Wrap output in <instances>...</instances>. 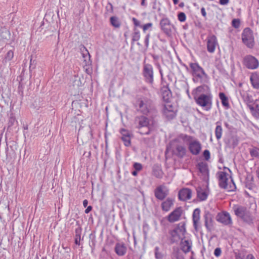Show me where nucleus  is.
<instances>
[{
    "label": "nucleus",
    "mask_w": 259,
    "mask_h": 259,
    "mask_svg": "<svg viewBox=\"0 0 259 259\" xmlns=\"http://www.w3.org/2000/svg\"><path fill=\"white\" fill-rule=\"evenodd\" d=\"M149 38H150V34H147V35L146 36V37H145V46L147 48L149 46Z\"/></svg>",
    "instance_id": "864d4df0"
},
{
    "label": "nucleus",
    "mask_w": 259,
    "mask_h": 259,
    "mask_svg": "<svg viewBox=\"0 0 259 259\" xmlns=\"http://www.w3.org/2000/svg\"><path fill=\"white\" fill-rule=\"evenodd\" d=\"M152 26H153V24L152 23H147V24L144 25L142 27L143 31L145 32H146V31L147 30L151 28L152 27Z\"/></svg>",
    "instance_id": "49530a36"
},
{
    "label": "nucleus",
    "mask_w": 259,
    "mask_h": 259,
    "mask_svg": "<svg viewBox=\"0 0 259 259\" xmlns=\"http://www.w3.org/2000/svg\"><path fill=\"white\" fill-rule=\"evenodd\" d=\"M186 15L183 12H181L178 14V19L180 22H184L186 20Z\"/></svg>",
    "instance_id": "a18cd8bd"
},
{
    "label": "nucleus",
    "mask_w": 259,
    "mask_h": 259,
    "mask_svg": "<svg viewBox=\"0 0 259 259\" xmlns=\"http://www.w3.org/2000/svg\"><path fill=\"white\" fill-rule=\"evenodd\" d=\"M92 209V207L91 206H89L85 210V213H88L90 211H91Z\"/></svg>",
    "instance_id": "13d9d810"
},
{
    "label": "nucleus",
    "mask_w": 259,
    "mask_h": 259,
    "mask_svg": "<svg viewBox=\"0 0 259 259\" xmlns=\"http://www.w3.org/2000/svg\"><path fill=\"white\" fill-rule=\"evenodd\" d=\"M197 196L201 200H205L207 196L206 192L202 190L197 191Z\"/></svg>",
    "instance_id": "58836bf2"
},
{
    "label": "nucleus",
    "mask_w": 259,
    "mask_h": 259,
    "mask_svg": "<svg viewBox=\"0 0 259 259\" xmlns=\"http://www.w3.org/2000/svg\"><path fill=\"white\" fill-rule=\"evenodd\" d=\"M115 251L118 255H123L126 251V247L123 243H117L115 247Z\"/></svg>",
    "instance_id": "bb28decb"
},
{
    "label": "nucleus",
    "mask_w": 259,
    "mask_h": 259,
    "mask_svg": "<svg viewBox=\"0 0 259 259\" xmlns=\"http://www.w3.org/2000/svg\"><path fill=\"white\" fill-rule=\"evenodd\" d=\"M134 167L136 169V170L140 171L142 169V166L140 163H135L134 164Z\"/></svg>",
    "instance_id": "09e8293b"
},
{
    "label": "nucleus",
    "mask_w": 259,
    "mask_h": 259,
    "mask_svg": "<svg viewBox=\"0 0 259 259\" xmlns=\"http://www.w3.org/2000/svg\"><path fill=\"white\" fill-rule=\"evenodd\" d=\"M14 56V53L12 51H9L7 53L6 58L8 60H11Z\"/></svg>",
    "instance_id": "de8ad7c7"
},
{
    "label": "nucleus",
    "mask_w": 259,
    "mask_h": 259,
    "mask_svg": "<svg viewBox=\"0 0 259 259\" xmlns=\"http://www.w3.org/2000/svg\"><path fill=\"white\" fill-rule=\"evenodd\" d=\"M182 138L188 142V149L193 155H197L200 153L202 146L198 140L194 139L192 136L187 135L182 136Z\"/></svg>",
    "instance_id": "39448f33"
},
{
    "label": "nucleus",
    "mask_w": 259,
    "mask_h": 259,
    "mask_svg": "<svg viewBox=\"0 0 259 259\" xmlns=\"http://www.w3.org/2000/svg\"><path fill=\"white\" fill-rule=\"evenodd\" d=\"M201 12L203 16L206 17V13L205 12V10L204 8H202L201 9Z\"/></svg>",
    "instance_id": "6e6d98bb"
},
{
    "label": "nucleus",
    "mask_w": 259,
    "mask_h": 259,
    "mask_svg": "<svg viewBox=\"0 0 259 259\" xmlns=\"http://www.w3.org/2000/svg\"><path fill=\"white\" fill-rule=\"evenodd\" d=\"M240 24V20L238 19H234L232 21V25L235 28L239 27Z\"/></svg>",
    "instance_id": "79ce46f5"
},
{
    "label": "nucleus",
    "mask_w": 259,
    "mask_h": 259,
    "mask_svg": "<svg viewBox=\"0 0 259 259\" xmlns=\"http://www.w3.org/2000/svg\"><path fill=\"white\" fill-rule=\"evenodd\" d=\"M218 46L217 37L214 35H211L207 38V50L209 53L214 52L216 47Z\"/></svg>",
    "instance_id": "dca6fc26"
},
{
    "label": "nucleus",
    "mask_w": 259,
    "mask_h": 259,
    "mask_svg": "<svg viewBox=\"0 0 259 259\" xmlns=\"http://www.w3.org/2000/svg\"><path fill=\"white\" fill-rule=\"evenodd\" d=\"M110 22L111 24L116 28H118L120 26V22L118 18L116 17H111L110 18Z\"/></svg>",
    "instance_id": "4c0bfd02"
},
{
    "label": "nucleus",
    "mask_w": 259,
    "mask_h": 259,
    "mask_svg": "<svg viewBox=\"0 0 259 259\" xmlns=\"http://www.w3.org/2000/svg\"><path fill=\"white\" fill-rule=\"evenodd\" d=\"M132 21H133L134 24L135 26H137H137H139V27L141 26L140 22L139 20H138L136 18H133Z\"/></svg>",
    "instance_id": "603ef678"
},
{
    "label": "nucleus",
    "mask_w": 259,
    "mask_h": 259,
    "mask_svg": "<svg viewBox=\"0 0 259 259\" xmlns=\"http://www.w3.org/2000/svg\"><path fill=\"white\" fill-rule=\"evenodd\" d=\"M174 202V199L171 198H167L166 200L163 201L161 204V207L162 210L164 211H169L170 208L173 206Z\"/></svg>",
    "instance_id": "b1692460"
},
{
    "label": "nucleus",
    "mask_w": 259,
    "mask_h": 259,
    "mask_svg": "<svg viewBox=\"0 0 259 259\" xmlns=\"http://www.w3.org/2000/svg\"><path fill=\"white\" fill-rule=\"evenodd\" d=\"M249 108L253 116L259 118V99L255 100L253 104V106L249 105Z\"/></svg>",
    "instance_id": "393cba45"
},
{
    "label": "nucleus",
    "mask_w": 259,
    "mask_h": 259,
    "mask_svg": "<svg viewBox=\"0 0 259 259\" xmlns=\"http://www.w3.org/2000/svg\"><path fill=\"white\" fill-rule=\"evenodd\" d=\"M193 225L196 230H198V225L200 222V210L198 208L195 209L193 213Z\"/></svg>",
    "instance_id": "a878e982"
},
{
    "label": "nucleus",
    "mask_w": 259,
    "mask_h": 259,
    "mask_svg": "<svg viewBox=\"0 0 259 259\" xmlns=\"http://www.w3.org/2000/svg\"><path fill=\"white\" fill-rule=\"evenodd\" d=\"M249 79L252 88L256 90L259 89V73L257 72H252Z\"/></svg>",
    "instance_id": "aec40b11"
},
{
    "label": "nucleus",
    "mask_w": 259,
    "mask_h": 259,
    "mask_svg": "<svg viewBox=\"0 0 259 259\" xmlns=\"http://www.w3.org/2000/svg\"><path fill=\"white\" fill-rule=\"evenodd\" d=\"M83 49L85 52H82V57L84 58V61L85 62V63L89 64L91 63L90 54L85 48H84Z\"/></svg>",
    "instance_id": "f704fd0d"
},
{
    "label": "nucleus",
    "mask_w": 259,
    "mask_h": 259,
    "mask_svg": "<svg viewBox=\"0 0 259 259\" xmlns=\"http://www.w3.org/2000/svg\"><path fill=\"white\" fill-rule=\"evenodd\" d=\"M132 175L134 176H136L137 175V170H134L132 172Z\"/></svg>",
    "instance_id": "0e129e2a"
},
{
    "label": "nucleus",
    "mask_w": 259,
    "mask_h": 259,
    "mask_svg": "<svg viewBox=\"0 0 259 259\" xmlns=\"http://www.w3.org/2000/svg\"><path fill=\"white\" fill-rule=\"evenodd\" d=\"M161 93L162 98L166 103L169 102L171 97V93L167 86H163L161 89Z\"/></svg>",
    "instance_id": "4be33fe9"
},
{
    "label": "nucleus",
    "mask_w": 259,
    "mask_h": 259,
    "mask_svg": "<svg viewBox=\"0 0 259 259\" xmlns=\"http://www.w3.org/2000/svg\"><path fill=\"white\" fill-rule=\"evenodd\" d=\"M74 82H77V83H76V85H77V86H78V85H79V83H79V80H76H76H75V81H74Z\"/></svg>",
    "instance_id": "774afa93"
},
{
    "label": "nucleus",
    "mask_w": 259,
    "mask_h": 259,
    "mask_svg": "<svg viewBox=\"0 0 259 259\" xmlns=\"http://www.w3.org/2000/svg\"><path fill=\"white\" fill-rule=\"evenodd\" d=\"M190 67L192 75L200 78L201 83H205L208 82V75L205 73L203 69L197 63H191Z\"/></svg>",
    "instance_id": "0eeeda50"
},
{
    "label": "nucleus",
    "mask_w": 259,
    "mask_h": 259,
    "mask_svg": "<svg viewBox=\"0 0 259 259\" xmlns=\"http://www.w3.org/2000/svg\"><path fill=\"white\" fill-rule=\"evenodd\" d=\"M140 38V31L137 29L134 28V32L132 35V40L133 41H136Z\"/></svg>",
    "instance_id": "e433bc0d"
},
{
    "label": "nucleus",
    "mask_w": 259,
    "mask_h": 259,
    "mask_svg": "<svg viewBox=\"0 0 259 259\" xmlns=\"http://www.w3.org/2000/svg\"><path fill=\"white\" fill-rule=\"evenodd\" d=\"M245 259H255V258L252 254H249L246 256Z\"/></svg>",
    "instance_id": "4d7b16f0"
},
{
    "label": "nucleus",
    "mask_w": 259,
    "mask_h": 259,
    "mask_svg": "<svg viewBox=\"0 0 259 259\" xmlns=\"http://www.w3.org/2000/svg\"><path fill=\"white\" fill-rule=\"evenodd\" d=\"M88 204V201L87 199H85L83 201V205L84 207H86Z\"/></svg>",
    "instance_id": "bf43d9fd"
},
{
    "label": "nucleus",
    "mask_w": 259,
    "mask_h": 259,
    "mask_svg": "<svg viewBox=\"0 0 259 259\" xmlns=\"http://www.w3.org/2000/svg\"><path fill=\"white\" fill-rule=\"evenodd\" d=\"M186 229L184 224H179L177 227L170 232V239L172 243L178 242L185 237Z\"/></svg>",
    "instance_id": "6e6552de"
},
{
    "label": "nucleus",
    "mask_w": 259,
    "mask_h": 259,
    "mask_svg": "<svg viewBox=\"0 0 259 259\" xmlns=\"http://www.w3.org/2000/svg\"><path fill=\"white\" fill-rule=\"evenodd\" d=\"M219 97L221 100L222 105L226 107H228L229 105L228 99L225 94L224 93H220L219 94Z\"/></svg>",
    "instance_id": "7c9ffc66"
},
{
    "label": "nucleus",
    "mask_w": 259,
    "mask_h": 259,
    "mask_svg": "<svg viewBox=\"0 0 259 259\" xmlns=\"http://www.w3.org/2000/svg\"><path fill=\"white\" fill-rule=\"evenodd\" d=\"M184 6V3L183 2H182L180 4H179V7L182 8Z\"/></svg>",
    "instance_id": "69168bd1"
},
{
    "label": "nucleus",
    "mask_w": 259,
    "mask_h": 259,
    "mask_svg": "<svg viewBox=\"0 0 259 259\" xmlns=\"http://www.w3.org/2000/svg\"><path fill=\"white\" fill-rule=\"evenodd\" d=\"M198 169L201 173L204 176H207L208 173L207 166L205 163H200L198 164Z\"/></svg>",
    "instance_id": "c756f323"
},
{
    "label": "nucleus",
    "mask_w": 259,
    "mask_h": 259,
    "mask_svg": "<svg viewBox=\"0 0 259 259\" xmlns=\"http://www.w3.org/2000/svg\"><path fill=\"white\" fill-rule=\"evenodd\" d=\"M194 99L196 103L202 107L204 108L206 110H208L211 108L212 102L211 96L210 95L202 94L198 97L195 95Z\"/></svg>",
    "instance_id": "1a4fd4ad"
},
{
    "label": "nucleus",
    "mask_w": 259,
    "mask_h": 259,
    "mask_svg": "<svg viewBox=\"0 0 259 259\" xmlns=\"http://www.w3.org/2000/svg\"><path fill=\"white\" fill-rule=\"evenodd\" d=\"M233 209L235 215L240 218L244 223L249 225L253 224V218L250 211L246 207L235 205Z\"/></svg>",
    "instance_id": "7ed1b4c3"
},
{
    "label": "nucleus",
    "mask_w": 259,
    "mask_h": 259,
    "mask_svg": "<svg viewBox=\"0 0 259 259\" xmlns=\"http://www.w3.org/2000/svg\"><path fill=\"white\" fill-rule=\"evenodd\" d=\"M236 259H243L242 256L240 254H237L235 256Z\"/></svg>",
    "instance_id": "052dcab7"
},
{
    "label": "nucleus",
    "mask_w": 259,
    "mask_h": 259,
    "mask_svg": "<svg viewBox=\"0 0 259 259\" xmlns=\"http://www.w3.org/2000/svg\"><path fill=\"white\" fill-rule=\"evenodd\" d=\"M136 127L141 134L148 135L154 128L155 122L153 119H149L145 116H137L135 119Z\"/></svg>",
    "instance_id": "f257e3e1"
},
{
    "label": "nucleus",
    "mask_w": 259,
    "mask_h": 259,
    "mask_svg": "<svg viewBox=\"0 0 259 259\" xmlns=\"http://www.w3.org/2000/svg\"><path fill=\"white\" fill-rule=\"evenodd\" d=\"M80 230H76L75 233V242L76 244L79 245L80 241Z\"/></svg>",
    "instance_id": "ea45409f"
},
{
    "label": "nucleus",
    "mask_w": 259,
    "mask_h": 259,
    "mask_svg": "<svg viewBox=\"0 0 259 259\" xmlns=\"http://www.w3.org/2000/svg\"><path fill=\"white\" fill-rule=\"evenodd\" d=\"M249 153L253 158L259 157V149L255 147L249 149Z\"/></svg>",
    "instance_id": "72a5a7b5"
},
{
    "label": "nucleus",
    "mask_w": 259,
    "mask_h": 259,
    "mask_svg": "<svg viewBox=\"0 0 259 259\" xmlns=\"http://www.w3.org/2000/svg\"><path fill=\"white\" fill-rule=\"evenodd\" d=\"M205 226L208 231H211L213 227L212 215L208 211L205 212L204 215Z\"/></svg>",
    "instance_id": "f3484780"
},
{
    "label": "nucleus",
    "mask_w": 259,
    "mask_h": 259,
    "mask_svg": "<svg viewBox=\"0 0 259 259\" xmlns=\"http://www.w3.org/2000/svg\"><path fill=\"white\" fill-rule=\"evenodd\" d=\"M15 121V119L13 117H11L10 119V122L11 123V125H13L14 122Z\"/></svg>",
    "instance_id": "680f3d73"
},
{
    "label": "nucleus",
    "mask_w": 259,
    "mask_h": 259,
    "mask_svg": "<svg viewBox=\"0 0 259 259\" xmlns=\"http://www.w3.org/2000/svg\"><path fill=\"white\" fill-rule=\"evenodd\" d=\"M229 2V0H220V3L221 5H227Z\"/></svg>",
    "instance_id": "5fc2aeb1"
},
{
    "label": "nucleus",
    "mask_w": 259,
    "mask_h": 259,
    "mask_svg": "<svg viewBox=\"0 0 259 259\" xmlns=\"http://www.w3.org/2000/svg\"><path fill=\"white\" fill-rule=\"evenodd\" d=\"M253 178L251 177L250 179L247 178L245 182V186L249 190H252L255 188V185L253 183Z\"/></svg>",
    "instance_id": "c9c22d12"
},
{
    "label": "nucleus",
    "mask_w": 259,
    "mask_h": 259,
    "mask_svg": "<svg viewBox=\"0 0 259 259\" xmlns=\"http://www.w3.org/2000/svg\"><path fill=\"white\" fill-rule=\"evenodd\" d=\"M243 64L248 69L254 70L259 67V61L255 57L248 55L243 58Z\"/></svg>",
    "instance_id": "9b49d317"
},
{
    "label": "nucleus",
    "mask_w": 259,
    "mask_h": 259,
    "mask_svg": "<svg viewBox=\"0 0 259 259\" xmlns=\"http://www.w3.org/2000/svg\"><path fill=\"white\" fill-rule=\"evenodd\" d=\"M216 220L225 226H231L232 224L231 217L227 211L219 213L216 217Z\"/></svg>",
    "instance_id": "ddd939ff"
},
{
    "label": "nucleus",
    "mask_w": 259,
    "mask_h": 259,
    "mask_svg": "<svg viewBox=\"0 0 259 259\" xmlns=\"http://www.w3.org/2000/svg\"><path fill=\"white\" fill-rule=\"evenodd\" d=\"M182 213V210L180 207L177 208L172 211L168 216V221L170 223L179 220Z\"/></svg>",
    "instance_id": "a211bd4d"
},
{
    "label": "nucleus",
    "mask_w": 259,
    "mask_h": 259,
    "mask_svg": "<svg viewBox=\"0 0 259 259\" xmlns=\"http://www.w3.org/2000/svg\"><path fill=\"white\" fill-rule=\"evenodd\" d=\"M120 133L121 137L131 136L130 132L124 128H122L120 130Z\"/></svg>",
    "instance_id": "c03bdc74"
},
{
    "label": "nucleus",
    "mask_w": 259,
    "mask_h": 259,
    "mask_svg": "<svg viewBox=\"0 0 259 259\" xmlns=\"http://www.w3.org/2000/svg\"><path fill=\"white\" fill-rule=\"evenodd\" d=\"M138 110L143 114H148L153 109L152 101L146 97L140 98L137 101Z\"/></svg>",
    "instance_id": "423d86ee"
},
{
    "label": "nucleus",
    "mask_w": 259,
    "mask_h": 259,
    "mask_svg": "<svg viewBox=\"0 0 259 259\" xmlns=\"http://www.w3.org/2000/svg\"><path fill=\"white\" fill-rule=\"evenodd\" d=\"M219 186L229 192L234 191L236 188V185L231 178V177L228 174L224 171H220L218 173Z\"/></svg>",
    "instance_id": "f03ea898"
},
{
    "label": "nucleus",
    "mask_w": 259,
    "mask_h": 259,
    "mask_svg": "<svg viewBox=\"0 0 259 259\" xmlns=\"http://www.w3.org/2000/svg\"><path fill=\"white\" fill-rule=\"evenodd\" d=\"M121 139L124 142V144L126 146L131 145V136L121 137Z\"/></svg>",
    "instance_id": "a19ab883"
},
{
    "label": "nucleus",
    "mask_w": 259,
    "mask_h": 259,
    "mask_svg": "<svg viewBox=\"0 0 259 259\" xmlns=\"http://www.w3.org/2000/svg\"><path fill=\"white\" fill-rule=\"evenodd\" d=\"M222 253V250L220 248H217L215 249L214 251V254L217 256L219 257L221 255Z\"/></svg>",
    "instance_id": "8fccbe9b"
},
{
    "label": "nucleus",
    "mask_w": 259,
    "mask_h": 259,
    "mask_svg": "<svg viewBox=\"0 0 259 259\" xmlns=\"http://www.w3.org/2000/svg\"><path fill=\"white\" fill-rule=\"evenodd\" d=\"M141 1H142L141 3V6H146V4L145 3L146 0H141Z\"/></svg>",
    "instance_id": "e2e57ef3"
},
{
    "label": "nucleus",
    "mask_w": 259,
    "mask_h": 259,
    "mask_svg": "<svg viewBox=\"0 0 259 259\" xmlns=\"http://www.w3.org/2000/svg\"><path fill=\"white\" fill-rule=\"evenodd\" d=\"M162 112L168 119H172L176 116L175 108L169 102L164 104Z\"/></svg>",
    "instance_id": "2eb2a0df"
},
{
    "label": "nucleus",
    "mask_w": 259,
    "mask_h": 259,
    "mask_svg": "<svg viewBox=\"0 0 259 259\" xmlns=\"http://www.w3.org/2000/svg\"><path fill=\"white\" fill-rule=\"evenodd\" d=\"M153 174L155 177L160 179L162 177L163 173L160 167L156 166L153 168Z\"/></svg>",
    "instance_id": "2f4dec72"
},
{
    "label": "nucleus",
    "mask_w": 259,
    "mask_h": 259,
    "mask_svg": "<svg viewBox=\"0 0 259 259\" xmlns=\"http://www.w3.org/2000/svg\"><path fill=\"white\" fill-rule=\"evenodd\" d=\"M167 149L171 151L173 154L179 157H183L186 152V148L179 139L172 140L167 147Z\"/></svg>",
    "instance_id": "20e7f679"
},
{
    "label": "nucleus",
    "mask_w": 259,
    "mask_h": 259,
    "mask_svg": "<svg viewBox=\"0 0 259 259\" xmlns=\"http://www.w3.org/2000/svg\"><path fill=\"white\" fill-rule=\"evenodd\" d=\"M173 1V2H174V4L175 5H177L178 2H179V1L178 0H172Z\"/></svg>",
    "instance_id": "338daca9"
},
{
    "label": "nucleus",
    "mask_w": 259,
    "mask_h": 259,
    "mask_svg": "<svg viewBox=\"0 0 259 259\" xmlns=\"http://www.w3.org/2000/svg\"><path fill=\"white\" fill-rule=\"evenodd\" d=\"M243 42L249 48L254 46V37L252 30L249 28H246L242 33Z\"/></svg>",
    "instance_id": "9d476101"
},
{
    "label": "nucleus",
    "mask_w": 259,
    "mask_h": 259,
    "mask_svg": "<svg viewBox=\"0 0 259 259\" xmlns=\"http://www.w3.org/2000/svg\"><path fill=\"white\" fill-rule=\"evenodd\" d=\"M169 190L164 185H159L154 190L155 197L159 200L164 199L168 194Z\"/></svg>",
    "instance_id": "4468645a"
},
{
    "label": "nucleus",
    "mask_w": 259,
    "mask_h": 259,
    "mask_svg": "<svg viewBox=\"0 0 259 259\" xmlns=\"http://www.w3.org/2000/svg\"><path fill=\"white\" fill-rule=\"evenodd\" d=\"M155 255L157 259H161L162 254L159 251V247H156L155 248Z\"/></svg>",
    "instance_id": "37998d69"
},
{
    "label": "nucleus",
    "mask_w": 259,
    "mask_h": 259,
    "mask_svg": "<svg viewBox=\"0 0 259 259\" xmlns=\"http://www.w3.org/2000/svg\"><path fill=\"white\" fill-rule=\"evenodd\" d=\"M192 191L189 188H183L179 192V198L182 201H186L191 199Z\"/></svg>",
    "instance_id": "6ab92c4d"
},
{
    "label": "nucleus",
    "mask_w": 259,
    "mask_h": 259,
    "mask_svg": "<svg viewBox=\"0 0 259 259\" xmlns=\"http://www.w3.org/2000/svg\"><path fill=\"white\" fill-rule=\"evenodd\" d=\"M143 74L146 81L152 84L153 81V70L152 65L145 63L143 66Z\"/></svg>",
    "instance_id": "f8f14e48"
},
{
    "label": "nucleus",
    "mask_w": 259,
    "mask_h": 259,
    "mask_svg": "<svg viewBox=\"0 0 259 259\" xmlns=\"http://www.w3.org/2000/svg\"><path fill=\"white\" fill-rule=\"evenodd\" d=\"M173 251L171 254L172 259H185L183 254L178 247H174Z\"/></svg>",
    "instance_id": "cd10ccee"
},
{
    "label": "nucleus",
    "mask_w": 259,
    "mask_h": 259,
    "mask_svg": "<svg viewBox=\"0 0 259 259\" xmlns=\"http://www.w3.org/2000/svg\"><path fill=\"white\" fill-rule=\"evenodd\" d=\"M160 25L161 28L163 31L166 33L169 34L171 32V26L170 21L167 18H163L160 21Z\"/></svg>",
    "instance_id": "412c9836"
},
{
    "label": "nucleus",
    "mask_w": 259,
    "mask_h": 259,
    "mask_svg": "<svg viewBox=\"0 0 259 259\" xmlns=\"http://www.w3.org/2000/svg\"><path fill=\"white\" fill-rule=\"evenodd\" d=\"M210 89L208 85L206 84H203L202 85L199 86L197 87L194 93L196 95H198L200 93H207L209 92Z\"/></svg>",
    "instance_id": "c85d7f7f"
},
{
    "label": "nucleus",
    "mask_w": 259,
    "mask_h": 259,
    "mask_svg": "<svg viewBox=\"0 0 259 259\" xmlns=\"http://www.w3.org/2000/svg\"><path fill=\"white\" fill-rule=\"evenodd\" d=\"M203 156L206 160H208L210 158V153L208 150H205L203 152Z\"/></svg>",
    "instance_id": "3c124183"
},
{
    "label": "nucleus",
    "mask_w": 259,
    "mask_h": 259,
    "mask_svg": "<svg viewBox=\"0 0 259 259\" xmlns=\"http://www.w3.org/2000/svg\"><path fill=\"white\" fill-rule=\"evenodd\" d=\"M192 242L188 240H183V239L181 241V248L182 250L185 253H187L190 251L192 247Z\"/></svg>",
    "instance_id": "5701e85b"
},
{
    "label": "nucleus",
    "mask_w": 259,
    "mask_h": 259,
    "mask_svg": "<svg viewBox=\"0 0 259 259\" xmlns=\"http://www.w3.org/2000/svg\"><path fill=\"white\" fill-rule=\"evenodd\" d=\"M223 134V128L221 125H217L215 128V135L218 140L221 139Z\"/></svg>",
    "instance_id": "473e14b6"
}]
</instances>
